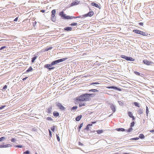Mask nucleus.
<instances>
[{
	"mask_svg": "<svg viewBox=\"0 0 154 154\" xmlns=\"http://www.w3.org/2000/svg\"><path fill=\"white\" fill-rule=\"evenodd\" d=\"M36 58H37V57L36 56L32 57V60H31L32 62L33 63L34 62L35 60L36 59Z\"/></svg>",
	"mask_w": 154,
	"mask_h": 154,
	"instance_id": "nucleus-35",
	"label": "nucleus"
},
{
	"mask_svg": "<svg viewBox=\"0 0 154 154\" xmlns=\"http://www.w3.org/2000/svg\"><path fill=\"white\" fill-rule=\"evenodd\" d=\"M52 66H53L52 65H51V63L50 64H47L45 65L44 67L45 68H47L50 71L52 69H54L55 67H51Z\"/></svg>",
	"mask_w": 154,
	"mask_h": 154,
	"instance_id": "nucleus-4",
	"label": "nucleus"
},
{
	"mask_svg": "<svg viewBox=\"0 0 154 154\" xmlns=\"http://www.w3.org/2000/svg\"><path fill=\"white\" fill-rule=\"evenodd\" d=\"M134 124H135V123H134V122H132L131 123V125H130V127H132L133 126H134Z\"/></svg>",
	"mask_w": 154,
	"mask_h": 154,
	"instance_id": "nucleus-41",
	"label": "nucleus"
},
{
	"mask_svg": "<svg viewBox=\"0 0 154 154\" xmlns=\"http://www.w3.org/2000/svg\"><path fill=\"white\" fill-rule=\"evenodd\" d=\"M56 104L58 108L61 111H65L66 110V108L64 107L61 103L59 102H56Z\"/></svg>",
	"mask_w": 154,
	"mask_h": 154,
	"instance_id": "nucleus-3",
	"label": "nucleus"
},
{
	"mask_svg": "<svg viewBox=\"0 0 154 154\" xmlns=\"http://www.w3.org/2000/svg\"><path fill=\"white\" fill-rule=\"evenodd\" d=\"M4 48H6V47L5 46H2L0 48V50H2Z\"/></svg>",
	"mask_w": 154,
	"mask_h": 154,
	"instance_id": "nucleus-53",
	"label": "nucleus"
},
{
	"mask_svg": "<svg viewBox=\"0 0 154 154\" xmlns=\"http://www.w3.org/2000/svg\"><path fill=\"white\" fill-rule=\"evenodd\" d=\"M88 93L84 94L82 95V97H84L85 99V101H86L89 100L90 97H89L87 95Z\"/></svg>",
	"mask_w": 154,
	"mask_h": 154,
	"instance_id": "nucleus-8",
	"label": "nucleus"
},
{
	"mask_svg": "<svg viewBox=\"0 0 154 154\" xmlns=\"http://www.w3.org/2000/svg\"><path fill=\"white\" fill-rule=\"evenodd\" d=\"M143 109H139L137 111V112L139 114H141L143 113Z\"/></svg>",
	"mask_w": 154,
	"mask_h": 154,
	"instance_id": "nucleus-23",
	"label": "nucleus"
},
{
	"mask_svg": "<svg viewBox=\"0 0 154 154\" xmlns=\"http://www.w3.org/2000/svg\"><path fill=\"white\" fill-rule=\"evenodd\" d=\"M85 103H80L79 104V106L81 107L82 106H84L85 105Z\"/></svg>",
	"mask_w": 154,
	"mask_h": 154,
	"instance_id": "nucleus-38",
	"label": "nucleus"
},
{
	"mask_svg": "<svg viewBox=\"0 0 154 154\" xmlns=\"http://www.w3.org/2000/svg\"><path fill=\"white\" fill-rule=\"evenodd\" d=\"M51 20L53 22H55L56 20V17L55 15H51Z\"/></svg>",
	"mask_w": 154,
	"mask_h": 154,
	"instance_id": "nucleus-21",
	"label": "nucleus"
},
{
	"mask_svg": "<svg viewBox=\"0 0 154 154\" xmlns=\"http://www.w3.org/2000/svg\"><path fill=\"white\" fill-rule=\"evenodd\" d=\"M52 48V47H47L45 49V51H48L49 50H50Z\"/></svg>",
	"mask_w": 154,
	"mask_h": 154,
	"instance_id": "nucleus-33",
	"label": "nucleus"
},
{
	"mask_svg": "<svg viewBox=\"0 0 154 154\" xmlns=\"http://www.w3.org/2000/svg\"><path fill=\"white\" fill-rule=\"evenodd\" d=\"M53 116H54L58 117L59 116V114L58 112L57 111H54L53 113Z\"/></svg>",
	"mask_w": 154,
	"mask_h": 154,
	"instance_id": "nucleus-14",
	"label": "nucleus"
},
{
	"mask_svg": "<svg viewBox=\"0 0 154 154\" xmlns=\"http://www.w3.org/2000/svg\"><path fill=\"white\" fill-rule=\"evenodd\" d=\"M143 23H142V22H140V23H139V25L140 26H143Z\"/></svg>",
	"mask_w": 154,
	"mask_h": 154,
	"instance_id": "nucleus-63",
	"label": "nucleus"
},
{
	"mask_svg": "<svg viewBox=\"0 0 154 154\" xmlns=\"http://www.w3.org/2000/svg\"><path fill=\"white\" fill-rule=\"evenodd\" d=\"M78 106H75L72 107L71 109V110L72 111V110L75 111L77 108Z\"/></svg>",
	"mask_w": 154,
	"mask_h": 154,
	"instance_id": "nucleus-27",
	"label": "nucleus"
},
{
	"mask_svg": "<svg viewBox=\"0 0 154 154\" xmlns=\"http://www.w3.org/2000/svg\"><path fill=\"white\" fill-rule=\"evenodd\" d=\"M11 141L12 142H14L16 141V139L14 138H13L11 139Z\"/></svg>",
	"mask_w": 154,
	"mask_h": 154,
	"instance_id": "nucleus-55",
	"label": "nucleus"
},
{
	"mask_svg": "<svg viewBox=\"0 0 154 154\" xmlns=\"http://www.w3.org/2000/svg\"><path fill=\"white\" fill-rule=\"evenodd\" d=\"M89 91L90 92H98L99 91L97 89H91L89 90Z\"/></svg>",
	"mask_w": 154,
	"mask_h": 154,
	"instance_id": "nucleus-24",
	"label": "nucleus"
},
{
	"mask_svg": "<svg viewBox=\"0 0 154 154\" xmlns=\"http://www.w3.org/2000/svg\"><path fill=\"white\" fill-rule=\"evenodd\" d=\"M83 17H82V16H77V17H75V18H82Z\"/></svg>",
	"mask_w": 154,
	"mask_h": 154,
	"instance_id": "nucleus-58",
	"label": "nucleus"
},
{
	"mask_svg": "<svg viewBox=\"0 0 154 154\" xmlns=\"http://www.w3.org/2000/svg\"><path fill=\"white\" fill-rule=\"evenodd\" d=\"M78 143H79V145L83 146V144H82V143H81L80 142H79Z\"/></svg>",
	"mask_w": 154,
	"mask_h": 154,
	"instance_id": "nucleus-59",
	"label": "nucleus"
},
{
	"mask_svg": "<svg viewBox=\"0 0 154 154\" xmlns=\"http://www.w3.org/2000/svg\"><path fill=\"white\" fill-rule=\"evenodd\" d=\"M133 32H134L136 33L140 34L141 31L138 30H137V29H136V30H133Z\"/></svg>",
	"mask_w": 154,
	"mask_h": 154,
	"instance_id": "nucleus-19",
	"label": "nucleus"
},
{
	"mask_svg": "<svg viewBox=\"0 0 154 154\" xmlns=\"http://www.w3.org/2000/svg\"><path fill=\"white\" fill-rule=\"evenodd\" d=\"M126 60L127 61H133L134 60V59L131 57H128Z\"/></svg>",
	"mask_w": 154,
	"mask_h": 154,
	"instance_id": "nucleus-15",
	"label": "nucleus"
},
{
	"mask_svg": "<svg viewBox=\"0 0 154 154\" xmlns=\"http://www.w3.org/2000/svg\"><path fill=\"white\" fill-rule=\"evenodd\" d=\"M82 95L76 98V100L79 101H84L85 100L84 97H82Z\"/></svg>",
	"mask_w": 154,
	"mask_h": 154,
	"instance_id": "nucleus-9",
	"label": "nucleus"
},
{
	"mask_svg": "<svg viewBox=\"0 0 154 154\" xmlns=\"http://www.w3.org/2000/svg\"><path fill=\"white\" fill-rule=\"evenodd\" d=\"M56 137H57V141L58 142H59L60 141V138L59 137V135L57 134Z\"/></svg>",
	"mask_w": 154,
	"mask_h": 154,
	"instance_id": "nucleus-44",
	"label": "nucleus"
},
{
	"mask_svg": "<svg viewBox=\"0 0 154 154\" xmlns=\"http://www.w3.org/2000/svg\"><path fill=\"white\" fill-rule=\"evenodd\" d=\"M5 146H6V147H11L12 146V145L11 144H5Z\"/></svg>",
	"mask_w": 154,
	"mask_h": 154,
	"instance_id": "nucleus-45",
	"label": "nucleus"
},
{
	"mask_svg": "<svg viewBox=\"0 0 154 154\" xmlns=\"http://www.w3.org/2000/svg\"><path fill=\"white\" fill-rule=\"evenodd\" d=\"M70 25L71 26H76L77 25V23H72L70 24Z\"/></svg>",
	"mask_w": 154,
	"mask_h": 154,
	"instance_id": "nucleus-40",
	"label": "nucleus"
},
{
	"mask_svg": "<svg viewBox=\"0 0 154 154\" xmlns=\"http://www.w3.org/2000/svg\"><path fill=\"white\" fill-rule=\"evenodd\" d=\"M4 144V143H3V144H2V147L3 148H6L5 145Z\"/></svg>",
	"mask_w": 154,
	"mask_h": 154,
	"instance_id": "nucleus-61",
	"label": "nucleus"
},
{
	"mask_svg": "<svg viewBox=\"0 0 154 154\" xmlns=\"http://www.w3.org/2000/svg\"><path fill=\"white\" fill-rule=\"evenodd\" d=\"M49 136H50L51 137H52V133H51V131L49 130Z\"/></svg>",
	"mask_w": 154,
	"mask_h": 154,
	"instance_id": "nucleus-52",
	"label": "nucleus"
},
{
	"mask_svg": "<svg viewBox=\"0 0 154 154\" xmlns=\"http://www.w3.org/2000/svg\"><path fill=\"white\" fill-rule=\"evenodd\" d=\"M7 86L6 85H5L3 88V90H5L7 89Z\"/></svg>",
	"mask_w": 154,
	"mask_h": 154,
	"instance_id": "nucleus-56",
	"label": "nucleus"
},
{
	"mask_svg": "<svg viewBox=\"0 0 154 154\" xmlns=\"http://www.w3.org/2000/svg\"><path fill=\"white\" fill-rule=\"evenodd\" d=\"M33 70V69L32 68V67L30 66L26 71V72H31Z\"/></svg>",
	"mask_w": 154,
	"mask_h": 154,
	"instance_id": "nucleus-26",
	"label": "nucleus"
},
{
	"mask_svg": "<svg viewBox=\"0 0 154 154\" xmlns=\"http://www.w3.org/2000/svg\"><path fill=\"white\" fill-rule=\"evenodd\" d=\"M7 139V137H2L0 138V142L4 141Z\"/></svg>",
	"mask_w": 154,
	"mask_h": 154,
	"instance_id": "nucleus-20",
	"label": "nucleus"
},
{
	"mask_svg": "<svg viewBox=\"0 0 154 154\" xmlns=\"http://www.w3.org/2000/svg\"><path fill=\"white\" fill-rule=\"evenodd\" d=\"M143 62L144 64L147 65H149L150 64V62L146 60H143Z\"/></svg>",
	"mask_w": 154,
	"mask_h": 154,
	"instance_id": "nucleus-16",
	"label": "nucleus"
},
{
	"mask_svg": "<svg viewBox=\"0 0 154 154\" xmlns=\"http://www.w3.org/2000/svg\"><path fill=\"white\" fill-rule=\"evenodd\" d=\"M28 78V77H25L24 78H23V79H22V80L23 81H24L25 80H26V79Z\"/></svg>",
	"mask_w": 154,
	"mask_h": 154,
	"instance_id": "nucleus-64",
	"label": "nucleus"
},
{
	"mask_svg": "<svg viewBox=\"0 0 154 154\" xmlns=\"http://www.w3.org/2000/svg\"><path fill=\"white\" fill-rule=\"evenodd\" d=\"M70 19H72L73 18H75V17H73L72 16H70Z\"/></svg>",
	"mask_w": 154,
	"mask_h": 154,
	"instance_id": "nucleus-62",
	"label": "nucleus"
},
{
	"mask_svg": "<svg viewBox=\"0 0 154 154\" xmlns=\"http://www.w3.org/2000/svg\"><path fill=\"white\" fill-rule=\"evenodd\" d=\"M46 119H47V120H48V121H53V119L51 117H48Z\"/></svg>",
	"mask_w": 154,
	"mask_h": 154,
	"instance_id": "nucleus-39",
	"label": "nucleus"
},
{
	"mask_svg": "<svg viewBox=\"0 0 154 154\" xmlns=\"http://www.w3.org/2000/svg\"><path fill=\"white\" fill-rule=\"evenodd\" d=\"M18 19V17H16L14 20V21H17Z\"/></svg>",
	"mask_w": 154,
	"mask_h": 154,
	"instance_id": "nucleus-60",
	"label": "nucleus"
},
{
	"mask_svg": "<svg viewBox=\"0 0 154 154\" xmlns=\"http://www.w3.org/2000/svg\"><path fill=\"white\" fill-rule=\"evenodd\" d=\"M82 116L81 115L77 116L75 118L76 120L77 121H79L81 119Z\"/></svg>",
	"mask_w": 154,
	"mask_h": 154,
	"instance_id": "nucleus-18",
	"label": "nucleus"
},
{
	"mask_svg": "<svg viewBox=\"0 0 154 154\" xmlns=\"http://www.w3.org/2000/svg\"><path fill=\"white\" fill-rule=\"evenodd\" d=\"M79 2L78 0H75V1L72 2V3L71 4L70 6H72L74 5H76L78 4Z\"/></svg>",
	"mask_w": 154,
	"mask_h": 154,
	"instance_id": "nucleus-10",
	"label": "nucleus"
},
{
	"mask_svg": "<svg viewBox=\"0 0 154 154\" xmlns=\"http://www.w3.org/2000/svg\"><path fill=\"white\" fill-rule=\"evenodd\" d=\"M91 5L92 6L95 7H96L97 8H99V9L100 8V5H98V4L95 3H94V2H92V3H91Z\"/></svg>",
	"mask_w": 154,
	"mask_h": 154,
	"instance_id": "nucleus-11",
	"label": "nucleus"
},
{
	"mask_svg": "<svg viewBox=\"0 0 154 154\" xmlns=\"http://www.w3.org/2000/svg\"><path fill=\"white\" fill-rule=\"evenodd\" d=\"M134 105L137 107H140V105L139 104V103H137V102H134Z\"/></svg>",
	"mask_w": 154,
	"mask_h": 154,
	"instance_id": "nucleus-34",
	"label": "nucleus"
},
{
	"mask_svg": "<svg viewBox=\"0 0 154 154\" xmlns=\"http://www.w3.org/2000/svg\"><path fill=\"white\" fill-rule=\"evenodd\" d=\"M108 89H112L114 90H116L120 91H122V89L119 88L114 86H109L107 87Z\"/></svg>",
	"mask_w": 154,
	"mask_h": 154,
	"instance_id": "nucleus-7",
	"label": "nucleus"
},
{
	"mask_svg": "<svg viewBox=\"0 0 154 154\" xmlns=\"http://www.w3.org/2000/svg\"><path fill=\"white\" fill-rule=\"evenodd\" d=\"M116 130L118 131H126L125 129L124 128H117L116 129Z\"/></svg>",
	"mask_w": 154,
	"mask_h": 154,
	"instance_id": "nucleus-17",
	"label": "nucleus"
},
{
	"mask_svg": "<svg viewBox=\"0 0 154 154\" xmlns=\"http://www.w3.org/2000/svg\"><path fill=\"white\" fill-rule=\"evenodd\" d=\"M149 112V111L148 107V106H146V116H148V114Z\"/></svg>",
	"mask_w": 154,
	"mask_h": 154,
	"instance_id": "nucleus-32",
	"label": "nucleus"
},
{
	"mask_svg": "<svg viewBox=\"0 0 154 154\" xmlns=\"http://www.w3.org/2000/svg\"><path fill=\"white\" fill-rule=\"evenodd\" d=\"M52 106H50L47 109V112L48 113L50 114L51 113L52 109Z\"/></svg>",
	"mask_w": 154,
	"mask_h": 154,
	"instance_id": "nucleus-12",
	"label": "nucleus"
},
{
	"mask_svg": "<svg viewBox=\"0 0 154 154\" xmlns=\"http://www.w3.org/2000/svg\"><path fill=\"white\" fill-rule=\"evenodd\" d=\"M120 57L121 58H123L125 59V60H126L127 58L128 57V56H126L125 55H121L120 56Z\"/></svg>",
	"mask_w": 154,
	"mask_h": 154,
	"instance_id": "nucleus-31",
	"label": "nucleus"
},
{
	"mask_svg": "<svg viewBox=\"0 0 154 154\" xmlns=\"http://www.w3.org/2000/svg\"><path fill=\"white\" fill-rule=\"evenodd\" d=\"M140 34L142 35H143L144 36H147L148 35L147 33L143 32V31H141Z\"/></svg>",
	"mask_w": 154,
	"mask_h": 154,
	"instance_id": "nucleus-22",
	"label": "nucleus"
},
{
	"mask_svg": "<svg viewBox=\"0 0 154 154\" xmlns=\"http://www.w3.org/2000/svg\"><path fill=\"white\" fill-rule=\"evenodd\" d=\"M51 130L53 132L55 131V127L54 126H53L51 128Z\"/></svg>",
	"mask_w": 154,
	"mask_h": 154,
	"instance_id": "nucleus-49",
	"label": "nucleus"
},
{
	"mask_svg": "<svg viewBox=\"0 0 154 154\" xmlns=\"http://www.w3.org/2000/svg\"><path fill=\"white\" fill-rule=\"evenodd\" d=\"M82 126H83V123L81 124L80 125V126H79V131H80V129H81V128L82 127Z\"/></svg>",
	"mask_w": 154,
	"mask_h": 154,
	"instance_id": "nucleus-48",
	"label": "nucleus"
},
{
	"mask_svg": "<svg viewBox=\"0 0 154 154\" xmlns=\"http://www.w3.org/2000/svg\"><path fill=\"white\" fill-rule=\"evenodd\" d=\"M67 59V58H64L62 59L54 60L51 63V65H52V66L55 65L60 62L66 60Z\"/></svg>",
	"mask_w": 154,
	"mask_h": 154,
	"instance_id": "nucleus-1",
	"label": "nucleus"
},
{
	"mask_svg": "<svg viewBox=\"0 0 154 154\" xmlns=\"http://www.w3.org/2000/svg\"><path fill=\"white\" fill-rule=\"evenodd\" d=\"M133 130V128H132V127H131L129 128L127 131L128 132H130L132 130Z\"/></svg>",
	"mask_w": 154,
	"mask_h": 154,
	"instance_id": "nucleus-42",
	"label": "nucleus"
},
{
	"mask_svg": "<svg viewBox=\"0 0 154 154\" xmlns=\"http://www.w3.org/2000/svg\"><path fill=\"white\" fill-rule=\"evenodd\" d=\"M89 127L88 126V125H87L86 127L85 128V129L86 130H87L88 131L89 130Z\"/></svg>",
	"mask_w": 154,
	"mask_h": 154,
	"instance_id": "nucleus-57",
	"label": "nucleus"
},
{
	"mask_svg": "<svg viewBox=\"0 0 154 154\" xmlns=\"http://www.w3.org/2000/svg\"><path fill=\"white\" fill-rule=\"evenodd\" d=\"M94 14V13L93 11H89L88 13L87 14L82 15V16L83 17H91Z\"/></svg>",
	"mask_w": 154,
	"mask_h": 154,
	"instance_id": "nucleus-6",
	"label": "nucleus"
},
{
	"mask_svg": "<svg viewBox=\"0 0 154 154\" xmlns=\"http://www.w3.org/2000/svg\"><path fill=\"white\" fill-rule=\"evenodd\" d=\"M6 106L5 105H3L0 106V110L2 109Z\"/></svg>",
	"mask_w": 154,
	"mask_h": 154,
	"instance_id": "nucleus-54",
	"label": "nucleus"
},
{
	"mask_svg": "<svg viewBox=\"0 0 154 154\" xmlns=\"http://www.w3.org/2000/svg\"><path fill=\"white\" fill-rule=\"evenodd\" d=\"M139 137L140 139H143L144 138L145 136L143 134H141L139 135Z\"/></svg>",
	"mask_w": 154,
	"mask_h": 154,
	"instance_id": "nucleus-30",
	"label": "nucleus"
},
{
	"mask_svg": "<svg viewBox=\"0 0 154 154\" xmlns=\"http://www.w3.org/2000/svg\"><path fill=\"white\" fill-rule=\"evenodd\" d=\"M118 103L119 104V105L121 106H123L124 105L123 103L121 101H118Z\"/></svg>",
	"mask_w": 154,
	"mask_h": 154,
	"instance_id": "nucleus-36",
	"label": "nucleus"
},
{
	"mask_svg": "<svg viewBox=\"0 0 154 154\" xmlns=\"http://www.w3.org/2000/svg\"><path fill=\"white\" fill-rule=\"evenodd\" d=\"M56 11L55 9H54L52 11H51V15H55Z\"/></svg>",
	"mask_w": 154,
	"mask_h": 154,
	"instance_id": "nucleus-29",
	"label": "nucleus"
},
{
	"mask_svg": "<svg viewBox=\"0 0 154 154\" xmlns=\"http://www.w3.org/2000/svg\"><path fill=\"white\" fill-rule=\"evenodd\" d=\"M96 131L98 134H100L103 133V130H97Z\"/></svg>",
	"mask_w": 154,
	"mask_h": 154,
	"instance_id": "nucleus-25",
	"label": "nucleus"
},
{
	"mask_svg": "<svg viewBox=\"0 0 154 154\" xmlns=\"http://www.w3.org/2000/svg\"><path fill=\"white\" fill-rule=\"evenodd\" d=\"M99 84V83L98 82H92L91 84L90 85H97V84Z\"/></svg>",
	"mask_w": 154,
	"mask_h": 154,
	"instance_id": "nucleus-50",
	"label": "nucleus"
},
{
	"mask_svg": "<svg viewBox=\"0 0 154 154\" xmlns=\"http://www.w3.org/2000/svg\"><path fill=\"white\" fill-rule=\"evenodd\" d=\"M134 73L136 75H140V73L138 72L137 71H134Z\"/></svg>",
	"mask_w": 154,
	"mask_h": 154,
	"instance_id": "nucleus-43",
	"label": "nucleus"
},
{
	"mask_svg": "<svg viewBox=\"0 0 154 154\" xmlns=\"http://www.w3.org/2000/svg\"><path fill=\"white\" fill-rule=\"evenodd\" d=\"M109 107L113 113L116 111V107L115 105L112 103H110L109 104Z\"/></svg>",
	"mask_w": 154,
	"mask_h": 154,
	"instance_id": "nucleus-5",
	"label": "nucleus"
},
{
	"mask_svg": "<svg viewBox=\"0 0 154 154\" xmlns=\"http://www.w3.org/2000/svg\"><path fill=\"white\" fill-rule=\"evenodd\" d=\"M59 15L61 17L63 18V19H70V16H66L65 14H64V12L63 11L59 13Z\"/></svg>",
	"mask_w": 154,
	"mask_h": 154,
	"instance_id": "nucleus-2",
	"label": "nucleus"
},
{
	"mask_svg": "<svg viewBox=\"0 0 154 154\" xmlns=\"http://www.w3.org/2000/svg\"><path fill=\"white\" fill-rule=\"evenodd\" d=\"M128 115L129 116V117L131 118L132 117H133V114L131 112H129L128 113Z\"/></svg>",
	"mask_w": 154,
	"mask_h": 154,
	"instance_id": "nucleus-37",
	"label": "nucleus"
},
{
	"mask_svg": "<svg viewBox=\"0 0 154 154\" xmlns=\"http://www.w3.org/2000/svg\"><path fill=\"white\" fill-rule=\"evenodd\" d=\"M30 152L29 150H27L23 152L24 154H29Z\"/></svg>",
	"mask_w": 154,
	"mask_h": 154,
	"instance_id": "nucleus-46",
	"label": "nucleus"
},
{
	"mask_svg": "<svg viewBox=\"0 0 154 154\" xmlns=\"http://www.w3.org/2000/svg\"><path fill=\"white\" fill-rule=\"evenodd\" d=\"M139 139V137H135L134 138H132L131 139V140H138Z\"/></svg>",
	"mask_w": 154,
	"mask_h": 154,
	"instance_id": "nucleus-47",
	"label": "nucleus"
},
{
	"mask_svg": "<svg viewBox=\"0 0 154 154\" xmlns=\"http://www.w3.org/2000/svg\"><path fill=\"white\" fill-rule=\"evenodd\" d=\"M15 147H16L21 148L23 147V146L22 145H16L15 146Z\"/></svg>",
	"mask_w": 154,
	"mask_h": 154,
	"instance_id": "nucleus-51",
	"label": "nucleus"
},
{
	"mask_svg": "<svg viewBox=\"0 0 154 154\" xmlns=\"http://www.w3.org/2000/svg\"><path fill=\"white\" fill-rule=\"evenodd\" d=\"M87 95H88V96L89 97H94V96H95V94H88V93Z\"/></svg>",
	"mask_w": 154,
	"mask_h": 154,
	"instance_id": "nucleus-28",
	"label": "nucleus"
},
{
	"mask_svg": "<svg viewBox=\"0 0 154 154\" xmlns=\"http://www.w3.org/2000/svg\"><path fill=\"white\" fill-rule=\"evenodd\" d=\"M64 30L67 31H71L72 28L71 27H66L64 28Z\"/></svg>",
	"mask_w": 154,
	"mask_h": 154,
	"instance_id": "nucleus-13",
	"label": "nucleus"
}]
</instances>
